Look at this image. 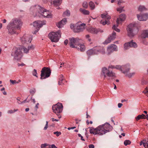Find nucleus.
I'll use <instances>...</instances> for the list:
<instances>
[{"mask_svg":"<svg viewBox=\"0 0 148 148\" xmlns=\"http://www.w3.org/2000/svg\"><path fill=\"white\" fill-rule=\"evenodd\" d=\"M135 73H130L128 74V73L127 74H125V75L127 76L129 78H131L132 76H133Z\"/></svg>","mask_w":148,"mask_h":148,"instance_id":"obj_41","label":"nucleus"},{"mask_svg":"<svg viewBox=\"0 0 148 148\" xmlns=\"http://www.w3.org/2000/svg\"><path fill=\"white\" fill-rule=\"evenodd\" d=\"M33 23L34 27V29H35V31L33 32V34H35L39 30L40 28L43 25L45 24L46 21H37L34 22Z\"/></svg>","mask_w":148,"mask_h":148,"instance_id":"obj_11","label":"nucleus"},{"mask_svg":"<svg viewBox=\"0 0 148 148\" xmlns=\"http://www.w3.org/2000/svg\"><path fill=\"white\" fill-rule=\"evenodd\" d=\"M79 10L84 15H87L89 14L90 12L88 10L83 9L82 8H80Z\"/></svg>","mask_w":148,"mask_h":148,"instance_id":"obj_27","label":"nucleus"},{"mask_svg":"<svg viewBox=\"0 0 148 148\" xmlns=\"http://www.w3.org/2000/svg\"><path fill=\"white\" fill-rule=\"evenodd\" d=\"M101 75H103L104 78H106L107 76L109 77L108 78V80L110 79H113L116 77L115 73L112 71H110L109 69H108L105 67H103L102 69Z\"/></svg>","mask_w":148,"mask_h":148,"instance_id":"obj_3","label":"nucleus"},{"mask_svg":"<svg viewBox=\"0 0 148 148\" xmlns=\"http://www.w3.org/2000/svg\"><path fill=\"white\" fill-rule=\"evenodd\" d=\"M123 105V104L121 103H119L118 105V107L119 108H120Z\"/></svg>","mask_w":148,"mask_h":148,"instance_id":"obj_60","label":"nucleus"},{"mask_svg":"<svg viewBox=\"0 0 148 148\" xmlns=\"http://www.w3.org/2000/svg\"><path fill=\"white\" fill-rule=\"evenodd\" d=\"M111 41V40H110L108 38L104 41V44H108L110 43Z\"/></svg>","mask_w":148,"mask_h":148,"instance_id":"obj_43","label":"nucleus"},{"mask_svg":"<svg viewBox=\"0 0 148 148\" xmlns=\"http://www.w3.org/2000/svg\"><path fill=\"white\" fill-rule=\"evenodd\" d=\"M41 16H43L44 17L48 18H51L52 17V15L51 13L49 11H47L46 10L43 12L42 14H41Z\"/></svg>","mask_w":148,"mask_h":148,"instance_id":"obj_21","label":"nucleus"},{"mask_svg":"<svg viewBox=\"0 0 148 148\" xmlns=\"http://www.w3.org/2000/svg\"><path fill=\"white\" fill-rule=\"evenodd\" d=\"M11 56L14 57V59L17 60H21L23 56V53L20 47L14 48L11 53Z\"/></svg>","mask_w":148,"mask_h":148,"instance_id":"obj_5","label":"nucleus"},{"mask_svg":"<svg viewBox=\"0 0 148 148\" xmlns=\"http://www.w3.org/2000/svg\"><path fill=\"white\" fill-rule=\"evenodd\" d=\"M125 2L123 1L122 0H120L118 1L117 4L119 5H121V3H123Z\"/></svg>","mask_w":148,"mask_h":148,"instance_id":"obj_49","label":"nucleus"},{"mask_svg":"<svg viewBox=\"0 0 148 148\" xmlns=\"http://www.w3.org/2000/svg\"><path fill=\"white\" fill-rule=\"evenodd\" d=\"M124 47L125 50H127L129 49V48L130 47V42L125 43L124 45Z\"/></svg>","mask_w":148,"mask_h":148,"instance_id":"obj_35","label":"nucleus"},{"mask_svg":"<svg viewBox=\"0 0 148 148\" xmlns=\"http://www.w3.org/2000/svg\"><path fill=\"white\" fill-rule=\"evenodd\" d=\"M107 19V21H109V20L111 18V17L110 16H109V15H108V14L106 16V18Z\"/></svg>","mask_w":148,"mask_h":148,"instance_id":"obj_55","label":"nucleus"},{"mask_svg":"<svg viewBox=\"0 0 148 148\" xmlns=\"http://www.w3.org/2000/svg\"><path fill=\"white\" fill-rule=\"evenodd\" d=\"M86 25L84 23H82L79 25H77L75 28L74 31L76 32H79L82 31L85 28Z\"/></svg>","mask_w":148,"mask_h":148,"instance_id":"obj_16","label":"nucleus"},{"mask_svg":"<svg viewBox=\"0 0 148 148\" xmlns=\"http://www.w3.org/2000/svg\"><path fill=\"white\" fill-rule=\"evenodd\" d=\"M18 109H16V110L14 109V111H13L12 110H10L8 111V113L12 114V113H14V112H15L18 111Z\"/></svg>","mask_w":148,"mask_h":148,"instance_id":"obj_48","label":"nucleus"},{"mask_svg":"<svg viewBox=\"0 0 148 148\" xmlns=\"http://www.w3.org/2000/svg\"><path fill=\"white\" fill-rule=\"evenodd\" d=\"M128 35L130 37H133L135 35V31L136 32L138 31V29L136 26L135 24L131 23L128 26L127 29Z\"/></svg>","mask_w":148,"mask_h":148,"instance_id":"obj_7","label":"nucleus"},{"mask_svg":"<svg viewBox=\"0 0 148 148\" xmlns=\"http://www.w3.org/2000/svg\"><path fill=\"white\" fill-rule=\"evenodd\" d=\"M115 67H114V66H112V65H111V66H109V68H112V69H113V68H115Z\"/></svg>","mask_w":148,"mask_h":148,"instance_id":"obj_64","label":"nucleus"},{"mask_svg":"<svg viewBox=\"0 0 148 148\" xmlns=\"http://www.w3.org/2000/svg\"><path fill=\"white\" fill-rule=\"evenodd\" d=\"M138 10L141 12H143L147 11V9L144 6L140 5L138 8Z\"/></svg>","mask_w":148,"mask_h":148,"instance_id":"obj_23","label":"nucleus"},{"mask_svg":"<svg viewBox=\"0 0 148 148\" xmlns=\"http://www.w3.org/2000/svg\"><path fill=\"white\" fill-rule=\"evenodd\" d=\"M131 143V142L129 140H126L124 141V144L125 146L130 145Z\"/></svg>","mask_w":148,"mask_h":148,"instance_id":"obj_40","label":"nucleus"},{"mask_svg":"<svg viewBox=\"0 0 148 148\" xmlns=\"http://www.w3.org/2000/svg\"><path fill=\"white\" fill-rule=\"evenodd\" d=\"M90 132L94 135L98 134L102 135L106 133L110 132V130H112V127L108 123H106L101 125L98 126L95 129L93 127H89Z\"/></svg>","mask_w":148,"mask_h":148,"instance_id":"obj_1","label":"nucleus"},{"mask_svg":"<svg viewBox=\"0 0 148 148\" xmlns=\"http://www.w3.org/2000/svg\"><path fill=\"white\" fill-rule=\"evenodd\" d=\"M28 98V97H27V99H26L25 100H24L23 101H22V102H21V103H19V102H18V103L19 104H22V103H25L26 102V101L27 100V99Z\"/></svg>","mask_w":148,"mask_h":148,"instance_id":"obj_61","label":"nucleus"},{"mask_svg":"<svg viewBox=\"0 0 148 148\" xmlns=\"http://www.w3.org/2000/svg\"><path fill=\"white\" fill-rule=\"evenodd\" d=\"M51 73V71L49 67H44L41 71L40 79H43L49 77Z\"/></svg>","mask_w":148,"mask_h":148,"instance_id":"obj_9","label":"nucleus"},{"mask_svg":"<svg viewBox=\"0 0 148 148\" xmlns=\"http://www.w3.org/2000/svg\"><path fill=\"white\" fill-rule=\"evenodd\" d=\"M48 127V122L47 121L46 122V124L45 125V126L44 127V130H46L47 129Z\"/></svg>","mask_w":148,"mask_h":148,"instance_id":"obj_51","label":"nucleus"},{"mask_svg":"<svg viewBox=\"0 0 148 148\" xmlns=\"http://www.w3.org/2000/svg\"><path fill=\"white\" fill-rule=\"evenodd\" d=\"M82 6L85 8H87L88 7V4L86 1H84L82 3Z\"/></svg>","mask_w":148,"mask_h":148,"instance_id":"obj_39","label":"nucleus"},{"mask_svg":"<svg viewBox=\"0 0 148 148\" xmlns=\"http://www.w3.org/2000/svg\"><path fill=\"white\" fill-rule=\"evenodd\" d=\"M114 68L116 69H119L121 70V71H123V70L122 68V66L120 65H117Z\"/></svg>","mask_w":148,"mask_h":148,"instance_id":"obj_44","label":"nucleus"},{"mask_svg":"<svg viewBox=\"0 0 148 148\" xmlns=\"http://www.w3.org/2000/svg\"><path fill=\"white\" fill-rule=\"evenodd\" d=\"M32 36L28 34H25L21 39V42L23 44H28L31 42Z\"/></svg>","mask_w":148,"mask_h":148,"instance_id":"obj_12","label":"nucleus"},{"mask_svg":"<svg viewBox=\"0 0 148 148\" xmlns=\"http://www.w3.org/2000/svg\"><path fill=\"white\" fill-rule=\"evenodd\" d=\"M141 36L143 38H148V29L143 31Z\"/></svg>","mask_w":148,"mask_h":148,"instance_id":"obj_24","label":"nucleus"},{"mask_svg":"<svg viewBox=\"0 0 148 148\" xmlns=\"http://www.w3.org/2000/svg\"><path fill=\"white\" fill-rule=\"evenodd\" d=\"M53 134H56V136L58 137L61 134V132H60L56 131L54 132Z\"/></svg>","mask_w":148,"mask_h":148,"instance_id":"obj_47","label":"nucleus"},{"mask_svg":"<svg viewBox=\"0 0 148 148\" xmlns=\"http://www.w3.org/2000/svg\"><path fill=\"white\" fill-rule=\"evenodd\" d=\"M25 65V64H24V63H21V64L18 63V66H23Z\"/></svg>","mask_w":148,"mask_h":148,"instance_id":"obj_58","label":"nucleus"},{"mask_svg":"<svg viewBox=\"0 0 148 148\" xmlns=\"http://www.w3.org/2000/svg\"><path fill=\"white\" fill-rule=\"evenodd\" d=\"M89 148H94L95 146L94 145L92 144L89 145H88Z\"/></svg>","mask_w":148,"mask_h":148,"instance_id":"obj_57","label":"nucleus"},{"mask_svg":"<svg viewBox=\"0 0 148 148\" xmlns=\"http://www.w3.org/2000/svg\"><path fill=\"white\" fill-rule=\"evenodd\" d=\"M63 108L62 103H59L52 106V108L53 112L56 114L59 118H61V116L59 114L62 112Z\"/></svg>","mask_w":148,"mask_h":148,"instance_id":"obj_8","label":"nucleus"},{"mask_svg":"<svg viewBox=\"0 0 148 148\" xmlns=\"http://www.w3.org/2000/svg\"><path fill=\"white\" fill-rule=\"evenodd\" d=\"M61 32L60 30L56 32H52L48 35V37L52 42H57L61 37Z\"/></svg>","mask_w":148,"mask_h":148,"instance_id":"obj_6","label":"nucleus"},{"mask_svg":"<svg viewBox=\"0 0 148 148\" xmlns=\"http://www.w3.org/2000/svg\"><path fill=\"white\" fill-rule=\"evenodd\" d=\"M107 15V14H102L101 15V17L102 18H106V16Z\"/></svg>","mask_w":148,"mask_h":148,"instance_id":"obj_52","label":"nucleus"},{"mask_svg":"<svg viewBox=\"0 0 148 148\" xmlns=\"http://www.w3.org/2000/svg\"><path fill=\"white\" fill-rule=\"evenodd\" d=\"M70 47L72 48H76L78 49H79V47L77 46H79L80 43L83 42V40L81 39L78 38H75L73 37L69 39Z\"/></svg>","mask_w":148,"mask_h":148,"instance_id":"obj_4","label":"nucleus"},{"mask_svg":"<svg viewBox=\"0 0 148 148\" xmlns=\"http://www.w3.org/2000/svg\"><path fill=\"white\" fill-rule=\"evenodd\" d=\"M124 6H121L119 8H117V11L119 12V13L121 12H122L125 11V10L123 9Z\"/></svg>","mask_w":148,"mask_h":148,"instance_id":"obj_36","label":"nucleus"},{"mask_svg":"<svg viewBox=\"0 0 148 148\" xmlns=\"http://www.w3.org/2000/svg\"><path fill=\"white\" fill-rule=\"evenodd\" d=\"M148 90V87H147L145 88V90L143 91V92L145 94H146V95L148 97V92H147Z\"/></svg>","mask_w":148,"mask_h":148,"instance_id":"obj_46","label":"nucleus"},{"mask_svg":"<svg viewBox=\"0 0 148 148\" xmlns=\"http://www.w3.org/2000/svg\"><path fill=\"white\" fill-rule=\"evenodd\" d=\"M80 48H79L80 50L81 51H84L85 50V46L83 44H81L80 43V45L79 46Z\"/></svg>","mask_w":148,"mask_h":148,"instance_id":"obj_34","label":"nucleus"},{"mask_svg":"<svg viewBox=\"0 0 148 148\" xmlns=\"http://www.w3.org/2000/svg\"><path fill=\"white\" fill-rule=\"evenodd\" d=\"M118 25L117 26V24L116 26L115 25H114L112 27V29H114L115 31H116L118 32H119L120 31V30L117 28V27L118 26Z\"/></svg>","mask_w":148,"mask_h":148,"instance_id":"obj_38","label":"nucleus"},{"mask_svg":"<svg viewBox=\"0 0 148 148\" xmlns=\"http://www.w3.org/2000/svg\"><path fill=\"white\" fill-rule=\"evenodd\" d=\"M67 22L66 19L64 18L60 21L57 25V27L59 28H60L66 24Z\"/></svg>","mask_w":148,"mask_h":148,"instance_id":"obj_22","label":"nucleus"},{"mask_svg":"<svg viewBox=\"0 0 148 148\" xmlns=\"http://www.w3.org/2000/svg\"><path fill=\"white\" fill-rule=\"evenodd\" d=\"M86 37L87 39H88V40L89 41H91V39L89 38L90 36L89 35H87L86 36Z\"/></svg>","mask_w":148,"mask_h":148,"instance_id":"obj_54","label":"nucleus"},{"mask_svg":"<svg viewBox=\"0 0 148 148\" xmlns=\"http://www.w3.org/2000/svg\"><path fill=\"white\" fill-rule=\"evenodd\" d=\"M10 82L11 83H12V84H14L16 83V81L15 80H12L10 79Z\"/></svg>","mask_w":148,"mask_h":148,"instance_id":"obj_56","label":"nucleus"},{"mask_svg":"<svg viewBox=\"0 0 148 148\" xmlns=\"http://www.w3.org/2000/svg\"><path fill=\"white\" fill-rule=\"evenodd\" d=\"M32 73L34 76H36L37 77H38L37 72L36 69H34Z\"/></svg>","mask_w":148,"mask_h":148,"instance_id":"obj_42","label":"nucleus"},{"mask_svg":"<svg viewBox=\"0 0 148 148\" xmlns=\"http://www.w3.org/2000/svg\"><path fill=\"white\" fill-rule=\"evenodd\" d=\"M65 64L64 63H62L60 64V67H62V66H64L65 65Z\"/></svg>","mask_w":148,"mask_h":148,"instance_id":"obj_62","label":"nucleus"},{"mask_svg":"<svg viewBox=\"0 0 148 148\" xmlns=\"http://www.w3.org/2000/svg\"><path fill=\"white\" fill-rule=\"evenodd\" d=\"M62 0H54L53 1V4L54 6H57L60 5L62 2Z\"/></svg>","mask_w":148,"mask_h":148,"instance_id":"obj_25","label":"nucleus"},{"mask_svg":"<svg viewBox=\"0 0 148 148\" xmlns=\"http://www.w3.org/2000/svg\"><path fill=\"white\" fill-rule=\"evenodd\" d=\"M78 135L79 137H81V139L82 140L84 141H85V140L83 138V137L82 136V135H81V134H78Z\"/></svg>","mask_w":148,"mask_h":148,"instance_id":"obj_53","label":"nucleus"},{"mask_svg":"<svg viewBox=\"0 0 148 148\" xmlns=\"http://www.w3.org/2000/svg\"><path fill=\"white\" fill-rule=\"evenodd\" d=\"M22 49V51H23L24 53H27L29 52V50H33L34 49V47L33 45H31L30 46H29L27 48L23 47H20Z\"/></svg>","mask_w":148,"mask_h":148,"instance_id":"obj_20","label":"nucleus"},{"mask_svg":"<svg viewBox=\"0 0 148 148\" xmlns=\"http://www.w3.org/2000/svg\"><path fill=\"white\" fill-rule=\"evenodd\" d=\"M89 5L91 10H93L95 9V4L92 1H90L89 2Z\"/></svg>","mask_w":148,"mask_h":148,"instance_id":"obj_30","label":"nucleus"},{"mask_svg":"<svg viewBox=\"0 0 148 148\" xmlns=\"http://www.w3.org/2000/svg\"><path fill=\"white\" fill-rule=\"evenodd\" d=\"M117 47L116 45L114 44H112L110 46L108 47L107 50L108 53L110 54L113 51H117Z\"/></svg>","mask_w":148,"mask_h":148,"instance_id":"obj_17","label":"nucleus"},{"mask_svg":"<svg viewBox=\"0 0 148 148\" xmlns=\"http://www.w3.org/2000/svg\"><path fill=\"white\" fill-rule=\"evenodd\" d=\"M145 115L143 114L139 115L136 118V120L138 121L140 119H145Z\"/></svg>","mask_w":148,"mask_h":148,"instance_id":"obj_31","label":"nucleus"},{"mask_svg":"<svg viewBox=\"0 0 148 148\" xmlns=\"http://www.w3.org/2000/svg\"><path fill=\"white\" fill-rule=\"evenodd\" d=\"M129 42L130 45V47H132L136 48L137 47V45L136 43V42H133L132 40H131Z\"/></svg>","mask_w":148,"mask_h":148,"instance_id":"obj_28","label":"nucleus"},{"mask_svg":"<svg viewBox=\"0 0 148 148\" xmlns=\"http://www.w3.org/2000/svg\"><path fill=\"white\" fill-rule=\"evenodd\" d=\"M68 42V40L67 39L66 40L64 41V43L65 45H66Z\"/></svg>","mask_w":148,"mask_h":148,"instance_id":"obj_59","label":"nucleus"},{"mask_svg":"<svg viewBox=\"0 0 148 148\" xmlns=\"http://www.w3.org/2000/svg\"><path fill=\"white\" fill-rule=\"evenodd\" d=\"M100 23L102 24L103 25H104L106 24L109 25L110 24L109 21H107L106 20H105V21L104 20H101L100 21Z\"/></svg>","mask_w":148,"mask_h":148,"instance_id":"obj_33","label":"nucleus"},{"mask_svg":"<svg viewBox=\"0 0 148 148\" xmlns=\"http://www.w3.org/2000/svg\"><path fill=\"white\" fill-rule=\"evenodd\" d=\"M116 33L115 32H113L111 34L109 37V38L111 40V41L114 40L116 38Z\"/></svg>","mask_w":148,"mask_h":148,"instance_id":"obj_29","label":"nucleus"},{"mask_svg":"<svg viewBox=\"0 0 148 148\" xmlns=\"http://www.w3.org/2000/svg\"><path fill=\"white\" fill-rule=\"evenodd\" d=\"M93 50V49L92 48L86 51V53L88 56L90 57L92 55H95Z\"/></svg>","mask_w":148,"mask_h":148,"instance_id":"obj_26","label":"nucleus"},{"mask_svg":"<svg viewBox=\"0 0 148 148\" xmlns=\"http://www.w3.org/2000/svg\"><path fill=\"white\" fill-rule=\"evenodd\" d=\"M88 32L92 34H97L99 32L101 33L103 32V31L99 29H97L93 27H91L88 30Z\"/></svg>","mask_w":148,"mask_h":148,"instance_id":"obj_19","label":"nucleus"},{"mask_svg":"<svg viewBox=\"0 0 148 148\" xmlns=\"http://www.w3.org/2000/svg\"><path fill=\"white\" fill-rule=\"evenodd\" d=\"M29 92L30 94H32V96H33L35 93L36 90L34 89H31L30 90Z\"/></svg>","mask_w":148,"mask_h":148,"instance_id":"obj_45","label":"nucleus"},{"mask_svg":"<svg viewBox=\"0 0 148 148\" xmlns=\"http://www.w3.org/2000/svg\"><path fill=\"white\" fill-rule=\"evenodd\" d=\"M70 15V11L68 10H66V11L64 12L63 14V17H65L66 16H69Z\"/></svg>","mask_w":148,"mask_h":148,"instance_id":"obj_32","label":"nucleus"},{"mask_svg":"<svg viewBox=\"0 0 148 148\" xmlns=\"http://www.w3.org/2000/svg\"><path fill=\"white\" fill-rule=\"evenodd\" d=\"M138 19L140 21H145L148 19V13L140 14L137 15Z\"/></svg>","mask_w":148,"mask_h":148,"instance_id":"obj_14","label":"nucleus"},{"mask_svg":"<svg viewBox=\"0 0 148 148\" xmlns=\"http://www.w3.org/2000/svg\"><path fill=\"white\" fill-rule=\"evenodd\" d=\"M59 80L58 81V84L60 85H61V83H60V81L62 82L63 80V75H61L60 76Z\"/></svg>","mask_w":148,"mask_h":148,"instance_id":"obj_37","label":"nucleus"},{"mask_svg":"<svg viewBox=\"0 0 148 148\" xmlns=\"http://www.w3.org/2000/svg\"><path fill=\"white\" fill-rule=\"evenodd\" d=\"M49 148H57L56 146L54 144L52 145H49Z\"/></svg>","mask_w":148,"mask_h":148,"instance_id":"obj_50","label":"nucleus"},{"mask_svg":"<svg viewBox=\"0 0 148 148\" xmlns=\"http://www.w3.org/2000/svg\"><path fill=\"white\" fill-rule=\"evenodd\" d=\"M59 121L58 120V119H54V118H52V121L53 122L55 121Z\"/></svg>","mask_w":148,"mask_h":148,"instance_id":"obj_63","label":"nucleus"},{"mask_svg":"<svg viewBox=\"0 0 148 148\" xmlns=\"http://www.w3.org/2000/svg\"><path fill=\"white\" fill-rule=\"evenodd\" d=\"M22 24V22L18 19H13L7 26L8 32L11 34H16V30L19 29Z\"/></svg>","mask_w":148,"mask_h":148,"instance_id":"obj_2","label":"nucleus"},{"mask_svg":"<svg viewBox=\"0 0 148 148\" xmlns=\"http://www.w3.org/2000/svg\"><path fill=\"white\" fill-rule=\"evenodd\" d=\"M126 18V16L125 14H121L119 16L116 21L117 24V26L119 24H121L122 22L124 21Z\"/></svg>","mask_w":148,"mask_h":148,"instance_id":"obj_15","label":"nucleus"},{"mask_svg":"<svg viewBox=\"0 0 148 148\" xmlns=\"http://www.w3.org/2000/svg\"><path fill=\"white\" fill-rule=\"evenodd\" d=\"M94 53L95 55H98L99 53L104 54L105 53L104 48L100 46H96L93 48Z\"/></svg>","mask_w":148,"mask_h":148,"instance_id":"obj_13","label":"nucleus"},{"mask_svg":"<svg viewBox=\"0 0 148 148\" xmlns=\"http://www.w3.org/2000/svg\"><path fill=\"white\" fill-rule=\"evenodd\" d=\"M34 10L33 13L34 16H38L40 17L45 9L39 5H36L34 8Z\"/></svg>","mask_w":148,"mask_h":148,"instance_id":"obj_10","label":"nucleus"},{"mask_svg":"<svg viewBox=\"0 0 148 148\" xmlns=\"http://www.w3.org/2000/svg\"><path fill=\"white\" fill-rule=\"evenodd\" d=\"M122 68L123 70V71H122V73L125 74H127L129 72L130 67V65L127 64L122 66Z\"/></svg>","mask_w":148,"mask_h":148,"instance_id":"obj_18","label":"nucleus"}]
</instances>
